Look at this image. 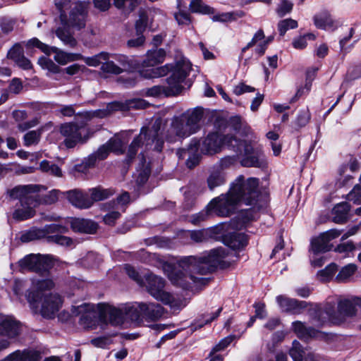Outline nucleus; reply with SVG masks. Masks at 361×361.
Segmentation results:
<instances>
[{"mask_svg":"<svg viewBox=\"0 0 361 361\" xmlns=\"http://www.w3.org/2000/svg\"><path fill=\"white\" fill-rule=\"evenodd\" d=\"M41 301V300H39ZM62 300L58 294H49L42 298L41 314L44 317L52 318L59 310Z\"/></svg>","mask_w":361,"mask_h":361,"instance_id":"nucleus-19","label":"nucleus"},{"mask_svg":"<svg viewBox=\"0 0 361 361\" xmlns=\"http://www.w3.org/2000/svg\"><path fill=\"white\" fill-rule=\"evenodd\" d=\"M166 57V52L163 49L150 50L147 54L146 59L143 61L142 65L145 67L154 66L164 62Z\"/></svg>","mask_w":361,"mask_h":361,"instance_id":"nucleus-32","label":"nucleus"},{"mask_svg":"<svg viewBox=\"0 0 361 361\" xmlns=\"http://www.w3.org/2000/svg\"><path fill=\"white\" fill-rule=\"evenodd\" d=\"M90 199L92 200V205L95 202L102 201L112 196L115 191L111 188H102L100 187L89 190Z\"/></svg>","mask_w":361,"mask_h":361,"instance_id":"nucleus-36","label":"nucleus"},{"mask_svg":"<svg viewBox=\"0 0 361 361\" xmlns=\"http://www.w3.org/2000/svg\"><path fill=\"white\" fill-rule=\"evenodd\" d=\"M54 264V259L49 255L31 254L19 261V266L21 269L32 271L41 275H45Z\"/></svg>","mask_w":361,"mask_h":361,"instance_id":"nucleus-8","label":"nucleus"},{"mask_svg":"<svg viewBox=\"0 0 361 361\" xmlns=\"http://www.w3.org/2000/svg\"><path fill=\"white\" fill-rule=\"evenodd\" d=\"M186 65L188 68L185 71L186 78L191 70V63L186 59H182L173 64H166L161 67H157L147 71H142L141 72V75L145 78L162 77L166 75L168 73H170V76H172L176 70L177 71L175 76L176 78L183 73V71L185 70Z\"/></svg>","mask_w":361,"mask_h":361,"instance_id":"nucleus-9","label":"nucleus"},{"mask_svg":"<svg viewBox=\"0 0 361 361\" xmlns=\"http://www.w3.org/2000/svg\"><path fill=\"white\" fill-rule=\"evenodd\" d=\"M139 255L144 262L162 269L173 283L187 288L190 285L188 280L194 283L204 281L205 279L196 277L193 274L203 275L214 271L221 264L224 253L222 249H216L198 258L186 257L178 260L174 267L157 254L140 250Z\"/></svg>","mask_w":361,"mask_h":361,"instance_id":"nucleus-1","label":"nucleus"},{"mask_svg":"<svg viewBox=\"0 0 361 361\" xmlns=\"http://www.w3.org/2000/svg\"><path fill=\"white\" fill-rule=\"evenodd\" d=\"M350 207L347 202L336 204L332 209V220L336 224H343L348 218Z\"/></svg>","mask_w":361,"mask_h":361,"instance_id":"nucleus-31","label":"nucleus"},{"mask_svg":"<svg viewBox=\"0 0 361 361\" xmlns=\"http://www.w3.org/2000/svg\"><path fill=\"white\" fill-rule=\"evenodd\" d=\"M235 143L238 144V139L232 135L212 133L208 134L202 142L192 139L188 148L178 149L177 155L179 159H186V166L192 169L199 164V150L204 154H213L220 152L224 146L235 149Z\"/></svg>","mask_w":361,"mask_h":361,"instance_id":"nucleus-4","label":"nucleus"},{"mask_svg":"<svg viewBox=\"0 0 361 361\" xmlns=\"http://www.w3.org/2000/svg\"><path fill=\"white\" fill-rule=\"evenodd\" d=\"M48 242H53L64 246H71L73 244V240L71 238L59 234L49 236Z\"/></svg>","mask_w":361,"mask_h":361,"instance_id":"nucleus-58","label":"nucleus"},{"mask_svg":"<svg viewBox=\"0 0 361 361\" xmlns=\"http://www.w3.org/2000/svg\"><path fill=\"white\" fill-rule=\"evenodd\" d=\"M203 117V109L201 107L190 109L179 116H173L169 124L159 133L161 122L157 119L152 129L142 128L139 135L135 137L128 149V157H134L141 144L145 143L150 146L155 143L154 149L160 152L162 149L164 138L166 141L174 142L184 139L197 133L200 129V121Z\"/></svg>","mask_w":361,"mask_h":361,"instance_id":"nucleus-2","label":"nucleus"},{"mask_svg":"<svg viewBox=\"0 0 361 361\" xmlns=\"http://www.w3.org/2000/svg\"><path fill=\"white\" fill-rule=\"evenodd\" d=\"M32 283V288L27 292L25 297L30 307L37 312L39 300L42 298V292L52 289L54 287V283L51 279L45 278L34 279Z\"/></svg>","mask_w":361,"mask_h":361,"instance_id":"nucleus-13","label":"nucleus"},{"mask_svg":"<svg viewBox=\"0 0 361 361\" xmlns=\"http://www.w3.org/2000/svg\"><path fill=\"white\" fill-rule=\"evenodd\" d=\"M361 78V64L360 63L353 67H351L347 73L345 81L356 80Z\"/></svg>","mask_w":361,"mask_h":361,"instance_id":"nucleus-64","label":"nucleus"},{"mask_svg":"<svg viewBox=\"0 0 361 361\" xmlns=\"http://www.w3.org/2000/svg\"><path fill=\"white\" fill-rule=\"evenodd\" d=\"M310 119V114L307 109L300 111L297 116L295 124L299 128L306 126Z\"/></svg>","mask_w":361,"mask_h":361,"instance_id":"nucleus-62","label":"nucleus"},{"mask_svg":"<svg viewBox=\"0 0 361 361\" xmlns=\"http://www.w3.org/2000/svg\"><path fill=\"white\" fill-rule=\"evenodd\" d=\"M68 231V228L61 224H52L46 225L42 228H35L23 234L21 239L23 242L37 240L46 238L48 240L49 236L53 235L63 233Z\"/></svg>","mask_w":361,"mask_h":361,"instance_id":"nucleus-17","label":"nucleus"},{"mask_svg":"<svg viewBox=\"0 0 361 361\" xmlns=\"http://www.w3.org/2000/svg\"><path fill=\"white\" fill-rule=\"evenodd\" d=\"M328 244L329 243L325 240V239L322 238V235H320L317 238L312 240L311 243V251L314 254L325 252L329 250Z\"/></svg>","mask_w":361,"mask_h":361,"instance_id":"nucleus-39","label":"nucleus"},{"mask_svg":"<svg viewBox=\"0 0 361 361\" xmlns=\"http://www.w3.org/2000/svg\"><path fill=\"white\" fill-rule=\"evenodd\" d=\"M211 215H212V214L211 211L207 209V206L205 209L191 216L190 221L194 225H198L200 222L206 220Z\"/></svg>","mask_w":361,"mask_h":361,"instance_id":"nucleus-56","label":"nucleus"},{"mask_svg":"<svg viewBox=\"0 0 361 361\" xmlns=\"http://www.w3.org/2000/svg\"><path fill=\"white\" fill-rule=\"evenodd\" d=\"M111 152L109 149V146L107 145V144H104L102 146H101L98 150L90 154L84 161L85 168H90L95 164L96 161L97 159L99 160H103L106 159L109 153Z\"/></svg>","mask_w":361,"mask_h":361,"instance_id":"nucleus-35","label":"nucleus"},{"mask_svg":"<svg viewBox=\"0 0 361 361\" xmlns=\"http://www.w3.org/2000/svg\"><path fill=\"white\" fill-rule=\"evenodd\" d=\"M44 190L45 188L39 185H18L13 188L11 195L15 197H23V201L31 199L36 206L40 204H52L58 201L59 190H52L47 194L41 195L40 192Z\"/></svg>","mask_w":361,"mask_h":361,"instance_id":"nucleus-5","label":"nucleus"},{"mask_svg":"<svg viewBox=\"0 0 361 361\" xmlns=\"http://www.w3.org/2000/svg\"><path fill=\"white\" fill-rule=\"evenodd\" d=\"M20 333L18 322L11 317L2 320L0 323V335L12 338Z\"/></svg>","mask_w":361,"mask_h":361,"instance_id":"nucleus-28","label":"nucleus"},{"mask_svg":"<svg viewBox=\"0 0 361 361\" xmlns=\"http://www.w3.org/2000/svg\"><path fill=\"white\" fill-rule=\"evenodd\" d=\"M13 188L8 192L9 196L13 199H19L20 206L15 209L13 213V217L17 221H24L33 217L35 214L34 208L36 207L35 202H32L31 199H26L23 201V197H13L11 192Z\"/></svg>","mask_w":361,"mask_h":361,"instance_id":"nucleus-18","label":"nucleus"},{"mask_svg":"<svg viewBox=\"0 0 361 361\" xmlns=\"http://www.w3.org/2000/svg\"><path fill=\"white\" fill-rule=\"evenodd\" d=\"M235 149H233L237 156H243L241 159V165L245 167L262 168L266 165L263 157L257 152H255L252 146L245 141L238 140V144L235 143Z\"/></svg>","mask_w":361,"mask_h":361,"instance_id":"nucleus-10","label":"nucleus"},{"mask_svg":"<svg viewBox=\"0 0 361 361\" xmlns=\"http://www.w3.org/2000/svg\"><path fill=\"white\" fill-rule=\"evenodd\" d=\"M110 56L123 72L130 71L133 68L132 60L125 55L110 54Z\"/></svg>","mask_w":361,"mask_h":361,"instance_id":"nucleus-38","label":"nucleus"},{"mask_svg":"<svg viewBox=\"0 0 361 361\" xmlns=\"http://www.w3.org/2000/svg\"><path fill=\"white\" fill-rule=\"evenodd\" d=\"M87 14V4L86 2H77L71 8L67 20L61 22L64 26L75 27L80 30L85 27Z\"/></svg>","mask_w":361,"mask_h":361,"instance_id":"nucleus-16","label":"nucleus"},{"mask_svg":"<svg viewBox=\"0 0 361 361\" xmlns=\"http://www.w3.org/2000/svg\"><path fill=\"white\" fill-rule=\"evenodd\" d=\"M72 314L75 316L81 314L79 323L84 329H95L98 325L97 314L94 305L83 303L78 306H73Z\"/></svg>","mask_w":361,"mask_h":361,"instance_id":"nucleus-14","label":"nucleus"},{"mask_svg":"<svg viewBox=\"0 0 361 361\" xmlns=\"http://www.w3.org/2000/svg\"><path fill=\"white\" fill-rule=\"evenodd\" d=\"M225 181L224 175L219 171L213 172L208 178L207 183L210 190L222 185Z\"/></svg>","mask_w":361,"mask_h":361,"instance_id":"nucleus-46","label":"nucleus"},{"mask_svg":"<svg viewBox=\"0 0 361 361\" xmlns=\"http://www.w3.org/2000/svg\"><path fill=\"white\" fill-rule=\"evenodd\" d=\"M256 215L252 209L243 211L231 220V225L233 228L240 230L250 221L255 220Z\"/></svg>","mask_w":361,"mask_h":361,"instance_id":"nucleus-30","label":"nucleus"},{"mask_svg":"<svg viewBox=\"0 0 361 361\" xmlns=\"http://www.w3.org/2000/svg\"><path fill=\"white\" fill-rule=\"evenodd\" d=\"M310 322L312 324L321 327L327 324L329 321L335 324L343 322V319H338L334 313V305L326 303L324 306L315 305L309 311Z\"/></svg>","mask_w":361,"mask_h":361,"instance_id":"nucleus-11","label":"nucleus"},{"mask_svg":"<svg viewBox=\"0 0 361 361\" xmlns=\"http://www.w3.org/2000/svg\"><path fill=\"white\" fill-rule=\"evenodd\" d=\"M354 299L353 300H341L338 304V314L343 317H353L356 312Z\"/></svg>","mask_w":361,"mask_h":361,"instance_id":"nucleus-37","label":"nucleus"},{"mask_svg":"<svg viewBox=\"0 0 361 361\" xmlns=\"http://www.w3.org/2000/svg\"><path fill=\"white\" fill-rule=\"evenodd\" d=\"M276 300L283 312L290 314H300L307 306V302L305 301H299L284 295H279Z\"/></svg>","mask_w":361,"mask_h":361,"instance_id":"nucleus-21","label":"nucleus"},{"mask_svg":"<svg viewBox=\"0 0 361 361\" xmlns=\"http://www.w3.org/2000/svg\"><path fill=\"white\" fill-rule=\"evenodd\" d=\"M101 69L104 72L113 74H120L123 73L118 66L115 63L114 60L111 58L109 54H108V59L104 60Z\"/></svg>","mask_w":361,"mask_h":361,"instance_id":"nucleus-43","label":"nucleus"},{"mask_svg":"<svg viewBox=\"0 0 361 361\" xmlns=\"http://www.w3.org/2000/svg\"><path fill=\"white\" fill-rule=\"evenodd\" d=\"M98 310L102 329L108 324L118 326L123 323L124 314L121 310L104 303L98 304Z\"/></svg>","mask_w":361,"mask_h":361,"instance_id":"nucleus-15","label":"nucleus"},{"mask_svg":"<svg viewBox=\"0 0 361 361\" xmlns=\"http://www.w3.org/2000/svg\"><path fill=\"white\" fill-rule=\"evenodd\" d=\"M68 26L59 27L56 30V35L63 44L70 48H75L78 45L77 39L70 32Z\"/></svg>","mask_w":361,"mask_h":361,"instance_id":"nucleus-34","label":"nucleus"},{"mask_svg":"<svg viewBox=\"0 0 361 361\" xmlns=\"http://www.w3.org/2000/svg\"><path fill=\"white\" fill-rule=\"evenodd\" d=\"M107 145L109 146L111 152L116 153H123V143L121 138L118 136H115L111 138L107 142Z\"/></svg>","mask_w":361,"mask_h":361,"instance_id":"nucleus-55","label":"nucleus"},{"mask_svg":"<svg viewBox=\"0 0 361 361\" xmlns=\"http://www.w3.org/2000/svg\"><path fill=\"white\" fill-rule=\"evenodd\" d=\"M259 179L249 178L246 180L239 176L226 194L214 198L208 204L207 209L212 215L221 217L229 216L233 213L235 207L240 202L245 204H254L257 202Z\"/></svg>","mask_w":361,"mask_h":361,"instance_id":"nucleus-3","label":"nucleus"},{"mask_svg":"<svg viewBox=\"0 0 361 361\" xmlns=\"http://www.w3.org/2000/svg\"><path fill=\"white\" fill-rule=\"evenodd\" d=\"M224 243L232 249L236 250L247 245L246 236L240 233H232L224 238Z\"/></svg>","mask_w":361,"mask_h":361,"instance_id":"nucleus-33","label":"nucleus"},{"mask_svg":"<svg viewBox=\"0 0 361 361\" xmlns=\"http://www.w3.org/2000/svg\"><path fill=\"white\" fill-rule=\"evenodd\" d=\"M27 45L30 47H37L47 55L51 54V47L42 42L37 38H32L30 39L27 42Z\"/></svg>","mask_w":361,"mask_h":361,"instance_id":"nucleus-59","label":"nucleus"},{"mask_svg":"<svg viewBox=\"0 0 361 361\" xmlns=\"http://www.w3.org/2000/svg\"><path fill=\"white\" fill-rule=\"evenodd\" d=\"M41 133L39 131L31 130L24 135V144L30 146L38 143Z\"/></svg>","mask_w":361,"mask_h":361,"instance_id":"nucleus-57","label":"nucleus"},{"mask_svg":"<svg viewBox=\"0 0 361 361\" xmlns=\"http://www.w3.org/2000/svg\"><path fill=\"white\" fill-rule=\"evenodd\" d=\"M147 106V103L145 100L141 99H130L125 102H113L107 105L106 111L111 113L116 111H128L130 109H145Z\"/></svg>","mask_w":361,"mask_h":361,"instance_id":"nucleus-22","label":"nucleus"},{"mask_svg":"<svg viewBox=\"0 0 361 361\" xmlns=\"http://www.w3.org/2000/svg\"><path fill=\"white\" fill-rule=\"evenodd\" d=\"M272 37H269L265 39V35L262 30H259L253 36L252 39L242 49V52H245L249 48L255 46L258 42L268 41V44L271 42Z\"/></svg>","mask_w":361,"mask_h":361,"instance_id":"nucleus-49","label":"nucleus"},{"mask_svg":"<svg viewBox=\"0 0 361 361\" xmlns=\"http://www.w3.org/2000/svg\"><path fill=\"white\" fill-rule=\"evenodd\" d=\"M357 267L354 264H349L341 269L336 277L338 282H345L355 272Z\"/></svg>","mask_w":361,"mask_h":361,"instance_id":"nucleus-40","label":"nucleus"},{"mask_svg":"<svg viewBox=\"0 0 361 361\" xmlns=\"http://www.w3.org/2000/svg\"><path fill=\"white\" fill-rule=\"evenodd\" d=\"M293 8V4L290 0H281L276 8V13L280 18L290 13Z\"/></svg>","mask_w":361,"mask_h":361,"instance_id":"nucleus-47","label":"nucleus"},{"mask_svg":"<svg viewBox=\"0 0 361 361\" xmlns=\"http://www.w3.org/2000/svg\"><path fill=\"white\" fill-rule=\"evenodd\" d=\"M348 200L356 204H361V186L356 185L348 195Z\"/></svg>","mask_w":361,"mask_h":361,"instance_id":"nucleus-60","label":"nucleus"},{"mask_svg":"<svg viewBox=\"0 0 361 361\" xmlns=\"http://www.w3.org/2000/svg\"><path fill=\"white\" fill-rule=\"evenodd\" d=\"M148 16L145 12L140 13V18L136 21L135 29L137 35H141L147 25Z\"/></svg>","mask_w":361,"mask_h":361,"instance_id":"nucleus-61","label":"nucleus"},{"mask_svg":"<svg viewBox=\"0 0 361 361\" xmlns=\"http://www.w3.org/2000/svg\"><path fill=\"white\" fill-rule=\"evenodd\" d=\"M337 271V266L335 264H331L324 269L318 273L319 279L323 281H329Z\"/></svg>","mask_w":361,"mask_h":361,"instance_id":"nucleus-52","label":"nucleus"},{"mask_svg":"<svg viewBox=\"0 0 361 361\" xmlns=\"http://www.w3.org/2000/svg\"><path fill=\"white\" fill-rule=\"evenodd\" d=\"M211 237V231L207 229L193 231L190 233V238L197 243L207 240Z\"/></svg>","mask_w":361,"mask_h":361,"instance_id":"nucleus-51","label":"nucleus"},{"mask_svg":"<svg viewBox=\"0 0 361 361\" xmlns=\"http://www.w3.org/2000/svg\"><path fill=\"white\" fill-rule=\"evenodd\" d=\"M39 167L42 171L49 173L56 177H61L62 176L61 169L57 165L51 164L48 161H42L40 163Z\"/></svg>","mask_w":361,"mask_h":361,"instance_id":"nucleus-48","label":"nucleus"},{"mask_svg":"<svg viewBox=\"0 0 361 361\" xmlns=\"http://www.w3.org/2000/svg\"><path fill=\"white\" fill-rule=\"evenodd\" d=\"M51 53H54V60L61 65L78 61L82 59L80 54L68 53L56 47H51Z\"/></svg>","mask_w":361,"mask_h":361,"instance_id":"nucleus-29","label":"nucleus"},{"mask_svg":"<svg viewBox=\"0 0 361 361\" xmlns=\"http://www.w3.org/2000/svg\"><path fill=\"white\" fill-rule=\"evenodd\" d=\"M60 133L65 137L63 142L68 148H73L78 143H83L89 137V130L86 127L73 123L62 125Z\"/></svg>","mask_w":361,"mask_h":361,"instance_id":"nucleus-12","label":"nucleus"},{"mask_svg":"<svg viewBox=\"0 0 361 361\" xmlns=\"http://www.w3.org/2000/svg\"><path fill=\"white\" fill-rule=\"evenodd\" d=\"M313 21L315 27L321 30H330L336 27V21L327 10H322L316 13L313 17Z\"/></svg>","mask_w":361,"mask_h":361,"instance_id":"nucleus-26","label":"nucleus"},{"mask_svg":"<svg viewBox=\"0 0 361 361\" xmlns=\"http://www.w3.org/2000/svg\"><path fill=\"white\" fill-rule=\"evenodd\" d=\"M315 39L316 36L313 33H307L294 38L292 44L296 49H303L307 45V40L313 41Z\"/></svg>","mask_w":361,"mask_h":361,"instance_id":"nucleus-41","label":"nucleus"},{"mask_svg":"<svg viewBox=\"0 0 361 361\" xmlns=\"http://www.w3.org/2000/svg\"><path fill=\"white\" fill-rule=\"evenodd\" d=\"M55 5L60 12L61 22H66L67 20L66 11L73 8L71 6V0H54Z\"/></svg>","mask_w":361,"mask_h":361,"instance_id":"nucleus-44","label":"nucleus"},{"mask_svg":"<svg viewBox=\"0 0 361 361\" xmlns=\"http://www.w3.org/2000/svg\"><path fill=\"white\" fill-rule=\"evenodd\" d=\"M289 354L294 361H301L303 354V350L300 343L294 341L293 342V346L289 350Z\"/></svg>","mask_w":361,"mask_h":361,"instance_id":"nucleus-53","label":"nucleus"},{"mask_svg":"<svg viewBox=\"0 0 361 361\" xmlns=\"http://www.w3.org/2000/svg\"><path fill=\"white\" fill-rule=\"evenodd\" d=\"M68 201L74 207L85 209L92 206V200L90 199L89 192L78 189H74L66 192Z\"/></svg>","mask_w":361,"mask_h":361,"instance_id":"nucleus-20","label":"nucleus"},{"mask_svg":"<svg viewBox=\"0 0 361 361\" xmlns=\"http://www.w3.org/2000/svg\"><path fill=\"white\" fill-rule=\"evenodd\" d=\"M23 55V49L22 47L16 44L8 52V57L14 62L19 61L20 58Z\"/></svg>","mask_w":361,"mask_h":361,"instance_id":"nucleus-63","label":"nucleus"},{"mask_svg":"<svg viewBox=\"0 0 361 361\" xmlns=\"http://www.w3.org/2000/svg\"><path fill=\"white\" fill-rule=\"evenodd\" d=\"M292 329L300 339L308 340L314 338L323 337V333L313 327H307L305 323L296 321L293 322Z\"/></svg>","mask_w":361,"mask_h":361,"instance_id":"nucleus-23","label":"nucleus"},{"mask_svg":"<svg viewBox=\"0 0 361 361\" xmlns=\"http://www.w3.org/2000/svg\"><path fill=\"white\" fill-rule=\"evenodd\" d=\"M137 308L142 317L147 319L156 320L160 318L164 314L163 307L154 303H139Z\"/></svg>","mask_w":361,"mask_h":361,"instance_id":"nucleus-25","label":"nucleus"},{"mask_svg":"<svg viewBox=\"0 0 361 361\" xmlns=\"http://www.w3.org/2000/svg\"><path fill=\"white\" fill-rule=\"evenodd\" d=\"M39 352L33 350H16L0 361H37Z\"/></svg>","mask_w":361,"mask_h":361,"instance_id":"nucleus-27","label":"nucleus"},{"mask_svg":"<svg viewBox=\"0 0 361 361\" xmlns=\"http://www.w3.org/2000/svg\"><path fill=\"white\" fill-rule=\"evenodd\" d=\"M190 9L193 13L209 14L214 12L213 8L204 4L202 0H192L190 4Z\"/></svg>","mask_w":361,"mask_h":361,"instance_id":"nucleus-42","label":"nucleus"},{"mask_svg":"<svg viewBox=\"0 0 361 361\" xmlns=\"http://www.w3.org/2000/svg\"><path fill=\"white\" fill-rule=\"evenodd\" d=\"M108 59V53L101 52L99 54L94 55L92 57H86L84 59L85 63L90 66L97 67L99 64L102 65L104 60Z\"/></svg>","mask_w":361,"mask_h":361,"instance_id":"nucleus-50","label":"nucleus"},{"mask_svg":"<svg viewBox=\"0 0 361 361\" xmlns=\"http://www.w3.org/2000/svg\"><path fill=\"white\" fill-rule=\"evenodd\" d=\"M71 227L75 232L92 234L97 231V224L90 219L73 218L71 219Z\"/></svg>","mask_w":361,"mask_h":361,"instance_id":"nucleus-24","label":"nucleus"},{"mask_svg":"<svg viewBox=\"0 0 361 361\" xmlns=\"http://www.w3.org/2000/svg\"><path fill=\"white\" fill-rule=\"evenodd\" d=\"M38 63L42 68L47 69L52 73H58L59 71V67L47 57L43 56L39 58Z\"/></svg>","mask_w":361,"mask_h":361,"instance_id":"nucleus-54","label":"nucleus"},{"mask_svg":"<svg viewBox=\"0 0 361 361\" xmlns=\"http://www.w3.org/2000/svg\"><path fill=\"white\" fill-rule=\"evenodd\" d=\"M298 22L292 18H286L278 23V30L280 35L283 36L290 29L298 27Z\"/></svg>","mask_w":361,"mask_h":361,"instance_id":"nucleus-45","label":"nucleus"},{"mask_svg":"<svg viewBox=\"0 0 361 361\" xmlns=\"http://www.w3.org/2000/svg\"><path fill=\"white\" fill-rule=\"evenodd\" d=\"M188 66L185 67L183 73L175 78L177 71L173 73L172 76L166 78V86L155 85L146 90L145 94L149 97H157L161 95L166 97L176 96L181 93L183 90L182 82L185 79V71Z\"/></svg>","mask_w":361,"mask_h":361,"instance_id":"nucleus-7","label":"nucleus"},{"mask_svg":"<svg viewBox=\"0 0 361 361\" xmlns=\"http://www.w3.org/2000/svg\"><path fill=\"white\" fill-rule=\"evenodd\" d=\"M144 284L148 293L156 300L161 301L166 305H169L171 307H178V302L175 300L173 296L169 293L164 290L165 286L164 280L152 273L145 275Z\"/></svg>","mask_w":361,"mask_h":361,"instance_id":"nucleus-6","label":"nucleus"}]
</instances>
